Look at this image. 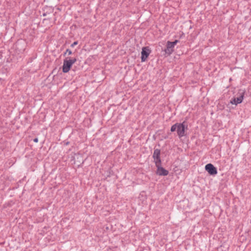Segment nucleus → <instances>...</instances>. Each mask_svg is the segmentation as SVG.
<instances>
[{"instance_id":"6e6552de","label":"nucleus","mask_w":251,"mask_h":251,"mask_svg":"<svg viewBox=\"0 0 251 251\" xmlns=\"http://www.w3.org/2000/svg\"><path fill=\"white\" fill-rule=\"evenodd\" d=\"M160 151L158 149L155 150L153 154V158L154 159L155 164L161 163V160L160 157Z\"/></svg>"},{"instance_id":"1a4fd4ad","label":"nucleus","mask_w":251,"mask_h":251,"mask_svg":"<svg viewBox=\"0 0 251 251\" xmlns=\"http://www.w3.org/2000/svg\"><path fill=\"white\" fill-rule=\"evenodd\" d=\"M205 170L211 175H214L217 174L216 168L211 164H208L205 167Z\"/></svg>"},{"instance_id":"423d86ee","label":"nucleus","mask_w":251,"mask_h":251,"mask_svg":"<svg viewBox=\"0 0 251 251\" xmlns=\"http://www.w3.org/2000/svg\"><path fill=\"white\" fill-rule=\"evenodd\" d=\"M244 93L242 92L240 94V95L239 97H238L236 98H233L230 101V103L232 104H234L235 105H237L238 104L241 103L244 99Z\"/></svg>"},{"instance_id":"f257e3e1","label":"nucleus","mask_w":251,"mask_h":251,"mask_svg":"<svg viewBox=\"0 0 251 251\" xmlns=\"http://www.w3.org/2000/svg\"><path fill=\"white\" fill-rule=\"evenodd\" d=\"M76 61V58L69 59L68 58L64 59L62 66V71L63 73H68L70 70L72 65Z\"/></svg>"},{"instance_id":"f03ea898","label":"nucleus","mask_w":251,"mask_h":251,"mask_svg":"<svg viewBox=\"0 0 251 251\" xmlns=\"http://www.w3.org/2000/svg\"><path fill=\"white\" fill-rule=\"evenodd\" d=\"M187 129V126L185 124V122L181 124H178L177 130V135L179 137L186 135L185 130Z\"/></svg>"},{"instance_id":"ddd939ff","label":"nucleus","mask_w":251,"mask_h":251,"mask_svg":"<svg viewBox=\"0 0 251 251\" xmlns=\"http://www.w3.org/2000/svg\"><path fill=\"white\" fill-rule=\"evenodd\" d=\"M33 141L34 142L37 143L38 141V138H35Z\"/></svg>"},{"instance_id":"9d476101","label":"nucleus","mask_w":251,"mask_h":251,"mask_svg":"<svg viewBox=\"0 0 251 251\" xmlns=\"http://www.w3.org/2000/svg\"><path fill=\"white\" fill-rule=\"evenodd\" d=\"M178 124H176L172 126L171 131L172 132L175 131L176 129L178 128Z\"/></svg>"},{"instance_id":"0eeeda50","label":"nucleus","mask_w":251,"mask_h":251,"mask_svg":"<svg viewBox=\"0 0 251 251\" xmlns=\"http://www.w3.org/2000/svg\"><path fill=\"white\" fill-rule=\"evenodd\" d=\"M72 158V160L74 161V163L77 164L78 166L80 165L83 162L82 156L80 154L74 153Z\"/></svg>"},{"instance_id":"9b49d317","label":"nucleus","mask_w":251,"mask_h":251,"mask_svg":"<svg viewBox=\"0 0 251 251\" xmlns=\"http://www.w3.org/2000/svg\"><path fill=\"white\" fill-rule=\"evenodd\" d=\"M67 53H68V54L70 55V54H72V51H71L70 50L67 49V50H66V52L65 53V55Z\"/></svg>"},{"instance_id":"20e7f679","label":"nucleus","mask_w":251,"mask_h":251,"mask_svg":"<svg viewBox=\"0 0 251 251\" xmlns=\"http://www.w3.org/2000/svg\"><path fill=\"white\" fill-rule=\"evenodd\" d=\"M157 168L156 174L161 176H166L168 175L169 172L161 166V163L155 164Z\"/></svg>"},{"instance_id":"39448f33","label":"nucleus","mask_w":251,"mask_h":251,"mask_svg":"<svg viewBox=\"0 0 251 251\" xmlns=\"http://www.w3.org/2000/svg\"><path fill=\"white\" fill-rule=\"evenodd\" d=\"M177 42V40L173 42L168 41L167 43V48L164 50L165 53L170 55L174 51L173 48Z\"/></svg>"},{"instance_id":"7ed1b4c3","label":"nucleus","mask_w":251,"mask_h":251,"mask_svg":"<svg viewBox=\"0 0 251 251\" xmlns=\"http://www.w3.org/2000/svg\"><path fill=\"white\" fill-rule=\"evenodd\" d=\"M151 52V50L149 47L142 48L141 51V61L142 62L146 61Z\"/></svg>"},{"instance_id":"f8f14e48","label":"nucleus","mask_w":251,"mask_h":251,"mask_svg":"<svg viewBox=\"0 0 251 251\" xmlns=\"http://www.w3.org/2000/svg\"><path fill=\"white\" fill-rule=\"evenodd\" d=\"M77 44V42H75L73 43V44H72L71 46L72 47H74V46L76 45Z\"/></svg>"}]
</instances>
